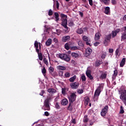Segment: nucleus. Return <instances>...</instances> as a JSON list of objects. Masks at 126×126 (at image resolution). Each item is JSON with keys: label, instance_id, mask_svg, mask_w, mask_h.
Wrapping results in <instances>:
<instances>
[{"label": "nucleus", "instance_id": "f257e3e1", "mask_svg": "<svg viewBox=\"0 0 126 126\" xmlns=\"http://www.w3.org/2000/svg\"><path fill=\"white\" fill-rule=\"evenodd\" d=\"M52 99L51 96H48L47 98L44 101V105L43 106V110L44 111H50L51 110L50 108V101Z\"/></svg>", "mask_w": 126, "mask_h": 126}, {"label": "nucleus", "instance_id": "f03ea898", "mask_svg": "<svg viewBox=\"0 0 126 126\" xmlns=\"http://www.w3.org/2000/svg\"><path fill=\"white\" fill-rule=\"evenodd\" d=\"M61 18H62V26H63L65 29L64 32L66 33L68 32V27H67V16L64 15V14H61Z\"/></svg>", "mask_w": 126, "mask_h": 126}, {"label": "nucleus", "instance_id": "7ed1b4c3", "mask_svg": "<svg viewBox=\"0 0 126 126\" xmlns=\"http://www.w3.org/2000/svg\"><path fill=\"white\" fill-rule=\"evenodd\" d=\"M122 90L119 91L120 99L123 102L124 101L126 100V87L124 86L122 87Z\"/></svg>", "mask_w": 126, "mask_h": 126}, {"label": "nucleus", "instance_id": "20e7f679", "mask_svg": "<svg viewBox=\"0 0 126 126\" xmlns=\"http://www.w3.org/2000/svg\"><path fill=\"white\" fill-rule=\"evenodd\" d=\"M102 88V86L99 85L97 89L95 90V92H94V101L98 102V100L99 98V96L101 93V89Z\"/></svg>", "mask_w": 126, "mask_h": 126}, {"label": "nucleus", "instance_id": "39448f33", "mask_svg": "<svg viewBox=\"0 0 126 126\" xmlns=\"http://www.w3.org/2000/svg\"><path fill=\"white\" fill-rule=\"evenodd\" d=\"M59 58L66 62H69L70 61V57L65 54H59Z\"/></svg>", "mask_w": 126, "mask_h": 126}, {"label": "nucleus", "instance_id": "423d86ee", "mask_svg": "<svg viewBox=\"0 0 126 126\" xmlns=\"http://www.w3.org/2000/svg\"><path fill=\"white\" fill-rule=\"evenodd\" d=\"M112 37V34H109L108 35H106L104 37V40L103 41L104 44L107 45L109 42H110Z\"/></svg>", "mask_w": 126, "mask_h": 126}, {"label": "nucleus", "instance_id": "0eeeda50", "mask_svg": "<svg viewBox=\"0 0 126 126\" xmlns=\"http://www.w3.org/2000/svg\"><path fill=\"white\" fill-rule=\"evenodd\" d=\"M77 95L74 94V93H72L71 94L70 97H69V101L70 103H73L74 102L76 99Z\"/></svg>", "mask_w": 126, "mask_h": 126}, {"label": "nucleus", "instance_id": "6e6552de", "mask_svg": "<svg viewBox=\"0 0 126 126\" xmlns=\"http://www.w3.org/2000/svg\"><path fill=\"white\" fill-rule=\"evenodd\" d=\"M99 72L100 74H100V76H99V79H100L102 80H105L107 78V71L103 72L100 70H99Z\"/></svg>", "mask_w": 126, "mask_h": 126}, {"label": "nucleus", "instance_id": "1a4fd4ad", "mask_svg": "<svg viewBox=\"0 0 126 126\" xmlns=\"http://www.w3.org/2000/svg\"><path fill=\"white\" fill-rule=\"evenodd\" d=\"M109 109V107L108 105H106L103 109L101 110V112H100V115L101 116L104 117L108 112V110Z\"/></svg>", "mask_w": 126, "mask_h": 126}, {"label": "nucleus", "instance_id": "9d476101", "mask_svg": "<svg viewBox=\"0 0 126 126\" xmlns=\"http://www.w3.org/2000/svg\"><path fill=\"white\" fill-rule=\"evenodd\" d=\"M49 73L50 74H51V75L53 76V77H56L57 76H58V74H57V72L55 71L54 72V68L52 66H50L49 68Z\"/></svg>", "mask_w": 126, "mask_h": 126}, {"label": "nucleus", "instance_id": "9b49d317", "mask_svg": "<svg viewBox=\"0 0 126 126\" xmlns=\"http://www.w3.org/2000/svg\"><path fill=\"white\" fill-rule=\"evenodd\" d=\"M91 73H92L91 70L90 69H88L86 71V74L87 76L88 77V78H89L90 80H94V77L92 75Z\"/></svg>", "mask_w": 126, "mask_h": 126}, {"label": "nucleus", "instance_id": "f8f14e48", "mask_svg": "<svg viewBox=\"0 0 126 126\" xmlns=\"http://www.w3.org/2000/svg\"><path fill=\"white\" fill-rule=\"evenodd\" d=\"M103 13L107 15H110L111 13V10H110V8L109 6H106L104 7V10L103 11Z\"/></svg>", "mask_w": 126, "mask_h": 126}, {"label": "nucleus", "instance_id": "ddd939ff", "mask_svg": "<svg viewBox=\"0 0 126 126\" xmlns=\"http://www.w3.org/2000/svg\"><path fill=\"white\" fill-rule=\"evenodd\" d=\"M79 85V84L78 82H75L71 83L70 87L73 89H76L78 88Z\"/></svg>", "mask_w": 126, "mask_h": 126}, {"label": "nucleus", "instance_id": "4468645a", "mask_svg": "<svg viewBox=\"0 0 126 126\" xmlns=\"http://www.w3.org/2000/svg\"><path fill=\"white\" fill-rule=\"evenodd\" d=\"M83 40L85 41L86 42V44L87 45H90V46H91V43H89L90 42H91V39H89L88 38V36H86V35H84L83 37Z\"/></svg>", "mask_w": 126, "mask_h": 126}, {"label": "nucleus", "instance_id": "2eb2a0df", "mask_svg": "<svg viewBox=\"0 0 126 126\" xmlns=\"http://www.w3.org/2000/svg\"><path fill=\"white\" fill-rule=\"evenodd\" d=\"M92 52L93 51L91 48H87L86 50V53L85 55V57H86V58H88V57H89L90 55H91Z\"/></svg>", "mask_w": 126, "mask_h": 126}, {"label": "nucleus", "instance_id": "dca6fc26", "mask_svg": "<svg viewBox=\"0 0 126 126\" xmlns=\"http://www.w3.org/2000/svg\"><path fill=\"white\" fill-rule=\"evenodd\" d=\"M47 92L51 94H54L57 93V90H55V89H48Z\"/></svg>", "mask_w": 126, "mask_h": 126}, {"label": "nucleus", "instance_id": "f3484780", "mask_svg": "<svg viewBox=\"0 0 126 126\" xmlns=\"http://www.w3.org/2000/svg\"><path fill=\"white\" fill-rule=\"evenodd\" d=\"M34 46L35 47L36 53H38V52H40V50L38 49V42L37 40L34 41Z\"/></svg>", "mask_w": 126, "mask_h": 126}, {"label": "nucleus", "instance_id": "a211bd4d", "mask_svg": "<svg viewBox=\"0 0 126 126\" xmlns=\"http://www.w3.org/2000/svg\"><path fill=\"white\" fill-rule=\"evenodd\" d=\"M103 63V62L101 60H96V61H95V63H94V66L95 67H98L100 65H101Z\"/></svg>", "mask_w": 126, "mask_h": 126}, {"label": "nucleus", "instance_id": "6ab92c4d", "mask_svg": "<svg viewBox=\"0 0 126 126\" xmlns=\"http://www.w3.org/2000/svg\"><path fill=\"white\" fill-rule=\"evenodd\" d=\"M126 58H123L122 60L120 63V67H123L124 65L126 64Z\"/></svg>", "mask_w": 126, "mask_h": 126}, {"label": "nucleus", "instance_id": "aec40b11", "mask_svg": "<svg viewBox=\"0 0 126 126\" xmlns=\"http://www.w3.org/2000/svg\"><path fill=\"white\" fill-rule=\"evenodd\" d=\"M70 37L69 35H67V36H65L63 37L62 38V41L63 42H66L70 40Z\"/></svg>", "mask_w": 126, "mask_h": 126}, {"label": "nucleus", "instance_id": "412c9836", "mask_svg": "<svg viewBox=\"0 0 126 126\" xmlns=\"http://www.w3.org/2000/svg\"><path fill=\"white\" fill-rule=\"evenodd\" d=\"M101 34L99 32H96L94 36V40H97L100 39V37L101 36Z\"/></svg>", "mask_w": 126, "mask_h": 126}, {"label": "nucleus", "instance_id": "4be33fe9", "mask_svg": "<svg viewBox=\"0 0 126 126\" xmlns=\"http://www.w3.org/2000/svg\"><path fill=\"white\" fill-rule=\"evenodd\" d=\"M52 43V40L51 38L48 39L46 43L45 44L47 46H50Z\"/></svg>", "mask_w": 126, "mask_h": 126}, {"label": "nucleus", "instance_id": "5701e85b", "mask_svg": "<svg viewBox=\"0 0 126 126\" xmlns=\"http://www.w3.org/2000/svg\"><path fill=\"white\" fill-rule=\"evenodd\" d=\"M57 68L58 70L62 71H64L66 69L65 67L63 65H58L57 66Z\"/></svg>", "mask_w": 126, "mask_h": 126}, {"label": "nucleus", "instance_id": "b1692460", "mask_svg": "<svg viewBox=\"0 0 126 126\" xmlns=\"http://www.w3.org/2000/svg\"><path fill=\"white\" fill-rule=\"evenodd\" d=\"M126 40V32H123L121 33V41Z\"/></svg>", "mask_w": 126, "mask_h": 126}, {"label": "nucleus", "instance_id": "393cba45", "mask_svg": "<svg viewBox=\"0 0 126 126\" xmlns=\"http://www.w3.org/2000/svg\"><path fill=\"white\" fill-rule=\"evenodd\" d=\"M37 53L38 54L39 60H40L41 61H43V57L42 53H39V52H37Z\"/></svg>", "mask_w": 126, "mask_h": 126}, {"label": "nucleus", "instance_id": "a878e982", "mask_svg": "<svg viewBox=\"0 0 126 126\" xmlns=\"http://www.w3.org/2000/svg\"><path fill=\"white\" fill-rule=\"evenodd\" d=\"M68 103V100L66 99H63L61 101V104L62 105H66V104Z\"/></svg>", "mask_w": 126, "mask_h": 126}, {"label": "nucleus", "instance_id": "bb28decb", "mask_svg": "<svg viewBox=\"0 0 126 126\" xmlns=\"http://www.w3.org/2000/svg\"><path fill=\"white\" fill-rule=\"evenodd\" d=\"M55 15V19L56 21H60V15H59V13H57V12H56L54 13Z\"/></svg>", "mask_w": 126, "mask_h": 126}, {"label": "nucleus", "instance_id": "cd10ccee", "mask_svg": "<svg viewBox=\"0 0 126 126\" xmlns=\"http://www.w3.org/2000/svg\"><path fill=\"white\" fill-rule=\"evenodd\" d=\"M76 75H75L72 77L70 78L69 79V81L70 82H73L75 81V80H76Z\"/></svg>", "mask_w": 126, "mask_h": 126}, {"label": "nucleus", "instance_id": "c85d7f7f", "mask_svg": "<svg viewBox=\"0 0 126 126\" xmlns=\"http://www.w3.org/2000/svg\"><path fill=\"white\" fill-rule=\"evenodd\" d=\"M62 93L63 95H65L66 94V91H68V89H65V88H63L62 89Z\"/></svg>", "mask_w": 126, "mask_h": 126}, {"label": "nucleus", "instance_id": "c756f323", "mask_svg": "<svg viewBox=\"0 0 126 126\" xmlns=\"http://www.w3.org/2000/svg\"><path fill=\"white\" fill-rule=\"evenodd\" d=\"M71 55L72 57L75 58H79V56L77 53H76L75 52H72Z\"/></svg>", "mask_w": 126, "mask_h": 126}, {"label": "nucleus", "instance_id": "7c9ffc66", "mask_svg": "<svg viewBox=\"0 0 126 126\" xmlns=\"http://www.w3.org/2000/svg\"><path fill=\"white\" fill-rule=\"evenodd\" d=\"M41 72H42V74L45 76H46V69L45 68V67H43V68L41 70Z\"/></svg>", "mask_w": 126, "mask_h": 126}, {"label": "nucleus", "instance_id": "2f4dec72", "mask_svg": "<svg viewBox=\"0 0 126 126\" xmlns=\"http://www.w3.org/2000/svg\"><path fill=\"white\" fill-rule=\"evenodd\" d=\"M101 1L104 3V4L106 5H109V2L110 1V0H101Z\"/></svg>", "mask_w": 126, "mask_h": 126}, {"label": "nucleus", "instance_id": "473e14b6", "mask_svg": "<svg viewBox=\"0 0 126 126\" xmlns=\"http://www.w3.org/2000/svg\"><path fill=\"white\" fill-rule=\"evenodd\" d=\"M43 63L44 64H45L47 66H48L49 65V63H48V60L46 58H44L43 59Z\"/></svg>", "mask_w": 126, "mask_h": 126}, {"label": "nucleus", "instance_id": "72a5a7b5", "mask_svg": "<svg viewBox=\"0 0 126 126\" xmlns=\"http://www.w3.org/2000/svg\"><path fill=\"white\" fill-rule=\"evenodd\" d=\"M120 48L117 49L115 51L116 56H118L119 57H120V55L119 54H120Z\"/></svg>", "mask_w": 126, "mask_h": 126}, {"label": "nucleus", "instance_id": "f704fd0d", "mask_svg": "<svg viewBox=\"0 0 126 126\" xmlns=\"http://www.w3.org/2000/svg\"><path fill=\"white\" fill-rule=\"evenodd\" d=\"M83 31L81 28L78 29L77 30V33H78V34H81L83 33Z\"/></svg>", "mask_w": 126, "mask_h": 126}, {"label": "nucleus", "instance_id": "c9c22d12", "mask_svg": "<svg viewBox=\"0 0 126 126\" xmlns=\"http://www.w3.org/2000/svg\"><path fill=\"white\" fill-rule=\"evenodd\" d=\"M125 113L124 109L123 106H121L120 107V114H124Z\"/></svg>", "mask_w": 126, "mask_h": 126}, {"label": "nucleus", "instance_id": "e433bc0d", "mask_svg": "<svg viewBox=\"0 0 126 126\" xmlns=\"http://www.w3.org/2000/svg\"><path fill=\"white\" fill-rule=\"evenodd\" d=\"M64 48L65 49H66L67 51L69 49V44L68 43H66L64 45Z\"/></svg>", "mask_w": 126, "mask_h": 126}, {"label": "nucleus", "instance_id": "4c0bfd02", "mask_svg": "<svg viewBox=\"0 0 126 126\" xmlns=\"http://www.w3.org/2000/svg\"><path fill=\"white\" fill-rule=\"evenodd\" d=\"M74 25V24L72 20L68 21V26L69 27H72V26H73Z\"/></svg>", "mask_w": 126, "mask_h": 126}, {"label": "nucleus", "instance_id": "58836bf2", "mask_svg": "<svg viewBox=\"0 0 126 126\" xmlns=\"http://www.w3.org/2000/svg\"><path fill=\"white\" fill-rule=\"evenodd\" d=\"M81 79L83 82H85V81H86L87 78L86 77V76L85 75H83L81 76Z\"/></svg>", "mask_w": 126, "mask_h": 126}, {"label": "nucleus", "instance_id": "ea45409f", "mask_svg": "<svg viewBox=\"0 0 126 126\" xmlns=\"http://www.w3.org/2000/svg\"><path fill=\"white\" fill-rule=\"evenodd\" d=\"M88 121H89V119L88 118V116L87 115H85L83 121L85 123H87L88 122Z\"/></svg>", "mask_w": 126, "mask_h": 126}, {"label": "nucleus", "instance_id": "a19ab883", "mask_svg": "<svg viewBox=\"0 0 126 126\" xmlns=\"http://www.w3.org/2000/svg\"><path fill=\"white\" fill-rule=\"evenodd\" d=\"M111 2L113 5H117V1H116V0H111Z\"/></svg>", "mask_w": 126, "mask_h": 126}, {"label": "nucleus", "instance_id": "79ce46f5", "mask_svg": "<svg viewBox=\"0 0 126 126\" xmlns=\"http://www.w3.org/2000/svg\"><path fill=\"white\" fill-rule=\"evenodd\" d=\"M53 14V11L52 9H49V12H48V15L49 16H52Z\"/></svg>", "mask_w": 126, "mask_h": 126}, {"label": "nucleus", "instance_id": "37998d69", "mask_svg": "<svg viewBox=\"0 0 126 126\" xmlns=\"http://www.w3.org/2000/svg\"><path fill=\"white\" fill-rule=\"evenodd\" d=\"M72 103L71 102H69V106L67 108V110H69V111H71L72 110V106H71V104H72Z\"/></svg>", "mask_w": 126, "mask_h": 126}, {"label": "nucleus", "instance_id": "c03bdc74", "mask_svg": "<svg viewBox=\"0 0 126 126\" xmlns=\"http://www.w3.org/2000/svg\"><path fill=\"white\" fill-rule=\"evenodd\" d=\"M64 76L65 77L68 78L70 76V73H69L68 72H66V73H65Z\"/></svg>", "mask_w": 126, "mask_h": 126}, {"label": "nucleus", "instance_id": "a18cd8bd", "mask_svg": "<svg viewBox=\"0 0 126 126\" xmlns=\"http://www.w3.org/2000/svg\"><path fill=\"white\" fill-rule=\"evenodd\" d=\"M78 45H79V46H81V47H83L84 46V43L81 41H79L78 42Z\"/></svg>", "mask_w": 126, "mask_h": 126}, {"label": "nucleus", "instance_id": "49530a36", "mask_svg": "<svg viewBox=\"0 0 126 126\" xmlns=\"http://www.w3.org/2000/svg\"><path fill=\"white\" fill-rule=\"evenodd\" d=\"M77 93L79 94H83L84 93V90H82V89H81V90H78Z\"/></svg>", "mask_w": 126, "mask_h": 126}, {"label": "nucleus", "instance_id": "de8ad7c7", "mask_svg": "<svg viewBox=\"0 0 126 126\" xmlns=\"http://www.w3.org/2000/svg\"><path fill=\"white\" fill-rule=\"evenodd\" d=\"M63 75V71H59V76L62 77Z\"/></svg>", "mask_w": 126, "mask_h": 126}, {"label": "nucleus", "instance_id": "09e8293b", "mask_svg": "<svg viewBox=\"0 0 126 126\" xmlns=\"http://www.w3.org/2000/svg\"><path fill=\"white\" fill-rule=\"evenodd\" d=\"M45 93V91L44 90H42L41 92L39 93V95L41 96H43Z\"/></svg>", "mask_w": 126, "mask_h": 126}, {"label": "nucleus", "instance_id": "8fccbe9b", "mask_svg": "<svg viewBox=\"0 0 126 126\" xmlns=\"http://www.w3.org/2000/svg\"><path fill=\"white\" fill-rule=\"evenodd\" d=\"M118 74V71L117 70H114V73L113 75L117 76Z\"/></svg>", "mask_w": 126, "mask_h": 126}, {"label": "nucleus", "instance_id": "3c124183", "mask_svg": "<svg viewBox=\"0 0 126 126\" xmlns=\"http://www.w3.org/2000/svg\"><path fill=\"white\" fill-rule=\"evenodd\" d=\"M112 37H115L116 35H117V33L114 31H113L112 32Z\"/></svg>", "mask_w": 126, "mask_h": 126}, {"label": "nucleus", "instance_id": "603ef678", "mask_svg": "<svg viewBox=\"0 0 126 126\" xmlns=\"http://www.w3.org/2000/svg\"><path fill=\"white\" fill-rule=\"evenodd\" d=\"M106 53H103L101 55V59H105V58H106Z\"/></svg>", "mask_w": 126, "mask_h": 126}, {"label": "nucleus", "instance_id": "864d4df0", "mask_svg": "<svg viewBox=\"0 0 126 126\" xmlns=\"http://www.w3.org/2000/svg\"><path fill=\"white\" fill-rule=\"evenodd\" d=\"M108 52L109 53H110V54H113V52H114V49H111V48H109L108 49Z\"/></svg>", "mask_w": 126, "mask_h": 126}, {"label": "nucleus", "instance_id": "5fc2aeb1", "mask_svg": "<svg viewBox=\"0 0 126 126\" xmlns=\"http://www.w3.org/2000/svg\"><path fill=\"white\" fill-rule=\"evenodd\" d=\"M56 32H57V34L58 35H60L61 34V30H56Z\"/></svg>", "mask_w": 126, "mask_h": 126}, {"label": "nucleus", "instance_id": "6e6d98bb", "mask_svg": "<svg viewBox=\"0 0 126 126\" xmlns=\"http://www.w3.org/2000/svg\"><path fill=\"white\" fill-rule=\"evenodd\" d=\"M59 7H60V3L57 1L56 2V8L59 9Z\"/></svg>", "mask_w": 126, "mask_h": 126}, {"label": "nucleus", "instance_id": "4d7b16f0", "mask_svg": "<svg viewBox=\"0 0 126 126\" xmlns=\"http://www.w3.org/2000/svg\"><path fill=\"white\" fill-rule=\"evenodd\" d=\"M44 115L48 117L50 115V114L48 112L46 111V112H44Z\"/></svg>", "mask_w": 126, "mask_h": 126}, {"label": "nucleus", "instance_id": "13d9d810", "mask_svg": "<svg viewBox=\"0 0 126 126\" xmlns=\"http://www.w3.org/2000/svg\"><path fill=\"white\" fill-rule=\"evenodd\" d=\"M78 49V48L76 46H73L71 48V50H76Z\"/></svg>", "mask_w": 126, "mask_h": 126}, {"label": "nucleus", "instance_id": "bf43d9fd", "mask_svg": "<svg viewBox=\"0 0 126 126\" xmlns=\"http://www.w3.org/2000/svg\"><path fill=\"white\" fill-rule=\"evenodd\" d=\"M55 107L58 109H60V105L59 104V103H57L56 104Z\"/></svg>", "mask_w": 126, "mask_h": 126}, {"label": "nucleus", "instance_id": "052dcab7", "mask_svg": "<svg viewBox=\"0 0 126 126\" xmlns=\"http://www.w3.org/2000/svg\"><path fill=\"white\" fill-rule=\"evenodd\" d=\"M117 76L113 75L112 77V81L116 80Z\"/></svg>", "mask_w": 126, "mask_h": 126}, {"label": "nucleus", "instance_id": "680f3d73", "mask_svg": "<svg viewBox=\"0 0 126 126\" xmlns=\"http://www.w3.org/2000/svg\"><path fill=\"white\" fill-rule=\"evenodd\" d=\"M89 1L90 5L93 6V0H89Z\"/></svg>", "mask_w": 126, "mask_h": 126}, {"label": "nucleus", "instance_id": "e2e57ef3", "mask_svg": "<svg viewBox=\"0 0 126 126\" xmlns=\"http://www.w3.org/2000/svg\"><path fill=\"white\" fill-rule=\"evenodd\" d=\"M79 15L81 16V17H83L84 16V14L83 13H82V12L79 11Z\"/></svg>", "mask_w": 126, "mask_h": 126}, {"label": "nucleus", "instance_id": "0e129e2a", "mask_svg": "<svg viewBox=\"0 0 126 126\" xmlns=\"http://www.w3.org/2000/svg\"><path fill=\"white\" fill-rule=\"evenodd\" d=\"M100 43L99 42H96L94 43V46H97Z\"/></svg>", "mask_w": 126, "mask_h": 126}, {"label": "nucleus", "instance_id": "69168bd1", "mask_svg": "<svg viewBox=\"0 0 126 126\" xmlns=\"http://www.w3.org/2000/svg\"><path fill=\"white\" fill-rule=\"evenodd\" d=\"M85 101L87 103H88L90 101V98L89 97H87L85 99Z\"/></svg>", "mask_w": 126, "mask_h": 126}, {"label": "nucleus", "instance_id": "338daca9", "mask_svg": "<svg viewBox=\"0 0 126 126\" xmlns=\"http://www.w3.org/2000/svg\"><path fill=\"white\" fill-rule=\"evenodd\" d=\"M54 41L56 43L58 42V39H57V38H54Z\"/></svg>", "mask_w": 126, "mask_h": 126}, {"label": "nucleus", "instance_id": "774afa93", "mask_svg": "<svg viewBox=\"0 0 126 126\" xmlns=\"http://www.w3.org/2000/svg\"><path fill=\"white\" fill-rule=\"evenodd\" d=\"M123 30H124V32H126V27H124L123 28Z\"/></svg>", "mask_w": 126, "mask_h": 126}]
</instances>
